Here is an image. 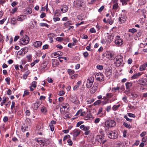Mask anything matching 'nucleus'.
Masks as SVG:
<instances>
[{
    "instance_id": "1",
    "label": "nucleus",
    "mask_w": 147,
    "mask_h": 147,
    "mask_svg": "<svg viewBox=\"0 0 147 147\" xmlns=\"http://www.w3.org/2000/svg\"><path fill=\"white\" fill-rule=\"evenodd\" d=\"M115 121L112 119H108L105 123L104 127L107 129H109L115 127L116 125Z\"/></svg>"
},
{
    "instance_id": "2",
    "label": "nucleus",
    "mask_w": 147,
    "mask_h": 147,
    "mask_svg": "<svg viewBox=\"0 0 147 147\" xmlns=\"http://www.w3.org/2000/svg\"><path fill=\"white\" fill-rule=\"evenodd\" d=\"M114 42L116 45L119 46L122 45L123 43V40L118 35L115 37Z\"/></svg>"
},
{
    "instance_id": "3",
    "label": "nucleus",
    "mask_w": 147,
    "mask_h": 147,
    "mask_svg": "<svg viewBox=\"0 0 147 147\" xmlns=\"http://www.w3.org/2000/svg\"><path fill=\"white\" fill-rule=\"evenodd\" d=\"M123 61V57L121 55L117 56L116 59V61L115 62L116 66L118 67L120 66Z\"/></svg>"
},
{
    "instance_id": "4",
    "label": "nucleus",
    "mask_w": 147,
    "mask_h": 147,
    "mask_svg": "<svg viewBox=\"0 0 147 147\" xmlns=\"http://www.w3.org/2000/svg\"><path fill=\"white\" fill-rule=\"evenodd\" d=\"M109 138L112 139L116 138L118 137V133L115 131H111L108 134Z\"/></svg>"
},
{
    "instance_id": "5",
    "label": "nucleus",
    "mask_w": 147,
    "mask_h": 147,
    "mask_svg": "<svg viewBox=\"0 0 147 147\" xmlns=\"http://www.w3.org/2000/svg\"><path fill=\"white\" fill-rule=\"evenodd\" d=\"M21 41L23 42H21L20 44L22 45H26L29 42V39L28 36L26 35H24L22 38L20 39Z\"/></svg>"
},
{
    "instance_id": "6",
    "label": "nucleus",
    "mask_w": 147,
    "mask_h": 147,
    "mask_svg": "<svg viewBox=\"0 0 147 147\" xmlns=\"http://www.w3.org/2000/svg\"><path fill=\"white\" fill-rule=\"evenodd\" d=\"M96 78L100 81H102L104 80V76L100 73H97L95 75Z\"/></svg>"
},
{
    "instance_id": "7",
    "label": "nucleus",
    "mask_w": 147,
    "mask_h": 147,
    "mask_svg": "<svg viewBox=\"0 0 147 147\" xmlns=\"http://www.w3.org/2000/svg\"><path fill=\"white\" fill-rule=\"evenodd\" d=\"M126 15L123 13L122 14L120 17L119 18V20L121 23H124L126 21Z\"/></svg>"
},
{
    "instance_id": "8",
    "label": "nucleus",
    "mask_w": 147,
    "mask_h": 147,
    "mask_svg": "<svg viewBox=\"0 0 147 147\" xmlns=\"http://www.w3.org/2000/svg\"><path fill=\"white\" fill-rule=\"evenodd\" d=\"M70 101L77 105H79L80 104L79 101L77 99L76 97L75 96H73L71 97Z\"/></svg>"
},
{
    "instance_id": "9",
    "label": "nucleus",
    "mask_w": 147,
    "mask_h": 147,
    "mask_svg": "<svg viewBox=\"0 0 147 147\" xmlns=\"http://www.w3.org/2000/svg\"><path fill=\"white\" fill-rule=\"evenodd\" d=\"M113 55V54L111 51H108L106 53L105 57L109 59H112Z\"/></svg>"
},
{
    "instance_id": "10",
    "label": "nucleus",
    "mask_w": 147,
    "mask_h": 147,
    "mask_svg": "<svg viewBox=\"0 0 147 147\" xmlns=\"http://www.w3.org/2000/svg\"><path fill=\"white\" fill-rule=\"evenodd\" d=\"M82 2L80 0H77L74 1V6L76 7H79L82 6Z\"/></svg>"
},
{
    "instance_id": "11",
    "label": "nucleus",
    "mask_w": 147,
    "mask_h": 147,
    "mask_svg": "<svg viewBox=\"0 0 147 147\" xmlns=\"http://www.w3.org/2000/svg\"><path fill=\"white\" fill-rule=\"evenodd\" d=\"M28 51V49L26 47L22 49L19 51V55H24Z\"/></svg>"
},
{
    "instance_id": "12",
    "label": "nucleus",
    "mask_w": 147,
    "mask_h": 147,
    "mask_svg": "<svg viewBox=\"0 0 147 147\" xmlns=\"http://www.w3.org/2000/svg\"><path fill=\"white\" fill-rule=\"evenodd\" d=\"M81 131L78 129H76L72 132L74 137H76L78 136L80 134Z\"/></svg>"
},
{
    "instance_id": "13",
    "label": "nucleus",
    "mask_w": 147,
    "mask_h": 147,
    "mask_svg": "<svg viewBox=\"0 0 147 147\" xmlns=\"http://www.w3.org/2000/svg\"><path fill=\"white\" fill-rule=\"evenodd\" d=\"M86 113L82 110L80 109L78 111L76 115L79 116H84L86 115Z\"/></svg>"
},
{
    "instance_id": "14",
    "label": "nucleus",
    "mask_w": 147,
    "mask_h": 147,
    "mask_svg": "<svg viewBox=\"0 0 147 147\" xmlns=\"http://www.w3.org/2000/svg\"><path fill=\"white\" fill-rule=\"evenodd\" d=\"M113 34L108 36H107L106 39V41L107 43H110L113 40Z\"/></svg>"
},
{
    "instance_id": "15",
    "label": "nucleus",
    "mask_w": 147,
    "mask_h": 147,
    "mask_svg": "<svg viewBox=\"0 0 147 147\" xmlns=\"http://www.w3.org/2000/svg\"><path fill=\"white\" fill-rule=\"evenodd\" d=\"M139 83L142 85H147V79L144 78L139 80Z\"/></svg>"
},
{
    "instance_id": "16",
    "label": "nucleus",
    "mask_w": 147,
    "mask_h": 147,
    "mask_svg": "<svg viewBox=\"0 0 147 147\" xmlns=\"http://www.w3.org/2000/svg\"><path fill=\"white\" fill-rule=\"evenodd\" d=\"M56 36V35L55 34L53 33L48 34V36L51 42V43L53 42V38Z\"/></svg>"
},
{
    "instance_id": "17",
    "label": "nucleus",
    "mask_w": 147,
    "mask_h": 147,
    "mask_svg": "<svg viewBox=\"0 0 147 147\" xmlns=\"http://www.w3.org/2000/svg\"><path fill=\"white\" fill-rule=\"evenodd\" d=\"M41 105V102L39 101H36L34 104L33 108L35 110H36Z\"/></svg>"
},
{
    "instance_id": "18",
    "label": "nucleus",
    "mask_w": 147,
    "mask_h": 147,
    "mask_svg": "<svg viewBox=\"0 0 147 147\" xmlns=\"http://www.w3.org/2000/svg\"><path fill=\"white\" fill-rule=\"evenodd\" d=\"M42 45V42L41 41H37L34 42L33 45L35 47H40Z\"/></svg>"
},
{
    "instance_id": "19",
    "label": "nucleus",
    "mask_w": 147,
    "mask_h": 147,
    "mask_svg": "<svg viewBox=\"0 0 147 147\" xmlns=\"http://www.w3.org/2000/svg\"><path fill=\"white\" fill-rule=\"evenodd\" d=\"M24 13L25 14H29L32 12V10L31 8L30 7H28L24 10Z\"/></svg>"
},
{
    "instance_id": "20",
    "label": "nucleus",
    "mask_w": 147,
    "mask_h": 147,
    "mask_svg": "<svg viewBox=\"0 0 147 147\" xmlns=\"http://www.w3.org/2000/svg\"><path fill=\"white\" fill-rule=\"evenodd\" d=\"M80 128L82 130L86 131L89 130L90 127L89 126H85L84 125H82L80 126Z\"/></svg>"
},
{
    "instance_id": "21",
    "label": "nucleus",
    "mask_w": 147,
    "mask_h": 147,
    "mask_svg": "<svg viewBox=\"0 0 147 147\" xmlns=\"http://www.w3.org/2000/svg\"><path fill=\"white\" fill-rule=\"evenodd\" d=\"M68 7L66 5H63L61 8V11L62 13H65L67 11Z\"/></svg>"
},
{
    "instance_id": "22",
    "label": "nucleus",
    "mask_w": 147,
    "mask_h": 147,
    "mask_svg": "<svg viewBox=\"0 0 147 147\" xmlns=\"http://www.w3.org/2000/svg\"><path fill=\"white\" fill-rule=\"evenodd\" d=\"M62 54L63 53L61 52L60 51H59L54 53L53 54V55L54 57H59V56L62 55Z\"/></svg>"
},
{
    "instance_id": "23",
    "label": "nucleus",
    "mask_w": 147,
    "mask_h": 147,
    "mask_svg": "<svg viewBox=\"0 0 147 147\" xmlns=\"http://www.w3.org/2000/svg\"><path fill=\"white\" fill-rule=\"evenodd\" d=\"M112 70L111 69H107L105 72L106 75L107 77H109L111 74Z\"/></svg>"
},
{
    "instance_id": "24",
    "label": "nucleus",
    "mask_w": 147,
    "mask_h": 147,
    "mask_svg": "<svg viewBox=\"0 0 147 147\" xmlns=\"http://www.w3.org/2000/svg\"><path fill=\"white\" fill-rule=\"evenodd\" d=\"M142 74V73L138 72L134 74L131 77L133 79H134L137 78L138 77L140 76Z\"/></svg>"
},
{
    "instance_id": "25",
    "label": "nucleus",
    "mask_w": 147,
    "mask_h": 147,
    "mask_svg": "<svg viewBox=\"0 0 147 147\" xmlns=\"http://www.w3.org/2000/svg\"><path fill=\"white\" fill-rule=\"evenodd\" d=\"M74 22L71 21H67L64 24L65 26L67 28L68 27L69 25H72L74 24Z\"/></svg>"
},
{
    "instance_id": "26",
    "label": "nucleus",
    "mask_w": 147,
    "mask_h": 147,
    "mask_svg": "<svg viewBox=\"0 0 147 147\" xmlns=\"http://www.w3.org/2000/svg\"><path fill=\"white\" fill-rule=\"evenodd\" d=\"M96 139L98 142H101L103 140V137L101 135H98L96 136Z\"/></svg>"
},
{
    "instance_id": "27",
    "label": "nucleus",
    "mask_w": 147,
    "mask_h": 147,
    "mask_svg": "<svg viewBox=\"0 0 147 147\" xmlns=\"http://www.w3.org/2000/svg\"><path fill=\"white\" fill-rule=\"evenodd\" d=\"M26 18V16L25 15H20L19 16V21H22Z\"/></svg>"
},
{
    "instance_id": "28",
    "label": "nucleus",
    "mask_w": 147,
    "mask_h": 147,
    "mask_svg": "<svg viewBox=\"0 0 147 147\" xmlns=\"http://www.w3.org/2000/svg\"><path fill=\"white\" fill-rule=\"evenodd\" d=\"M106 96L107 98L104 96L103 98V99L106 100L107 98H111L113 96V94L111 93H107L106 94Z\"/></svg>"
},
{
    "instance_id": "29",
    "label": "nucleus",
    "mask_w": 147,
    "mask_h": 147,
    "mask_svg": "<svg viewBox=\"0 0 147 147\" xmlns=\"http://www.w3.org/2000/svg\"><path fill=\"white\" fill-rule=\"evenodd\" d=\"M126 88L127 89H129L132 86V83L131 82H127L125 83Z\"/></svg>"
},
{
    "instance_id": "30",
    "label": "nucleus",
    "mask_w": 147,
    "mask_h": 147,
    "mask_svg": "<svg viewBox=\"0 0 147 147\" xmlns=\"http://www.w3.org/2000/svg\"><path fill=\"white\" fill-rule=\"evenodd\" d=\"M123 125L124 126L130 129L131 128V126L130 124H129L125 122H124L123 123Z\"/></svg>"
},
{
    "instance_id": "31",
    "label": "nucleus",
    "mask_w": 147,
    "mask_h": 147,
    "mask_svg": "<svg viewBox=\"0 0 147 147\" xmlns=\"http://www.w3.org/2000/svg\"><path fill=\"white\" fill-rule=\"evenodd\" d=\"M146 67L144 64L140 66L139 68V70L140 71H142L145 69Z\"/></svg>"
},
{
    "instance_id": "32",
    "label": "nucleus",
    "mask_w": 147,
    "mask_h": 147,
    "mask_svg": "<svg viewBox=\"0 0 147 147\" xmlns=\"http://www.w3.org/2000/svg\"><path fill=\"white\" fill-rule=\"evenodd\" d=\"M41 111L44 114L47 111V108L44 106L42 107L41 109Z\"/></svg>"
},
{
    "instance_id": "33",
    "label": "nucleus",
    "mask_w": 147,
    "mask_h": 147,
    "mask_svg": "<svg viewBox=\"0 0 147 147\" xmlns=\"http://www.w3.org/2000/svg\"><path fill=\"white\" fill-rule=\"evenodd\" d=\"M94 101V98H91L89 99L86 101V102L88 104H90L93 102Z\"/></svg>"
},
{
    "instance_id": "34",
    "label": "nucleus",
    "mask_w": 147,
    "mask_h": 147,
    "mask_svg": "<svg viewBox=\"0 0 147 147\" xmlns=\"http://www.w3.org/2000/svg\"><path fill=\"white\" fill-rule=\"evenodd\" d=\"M120 106V105L119 104L117 105H114L112 107V109L114 111H116L119 107Z\"/></svg>"
},
{
    "instance_id": "35",
    "label": "nucleus",
    "mask_w": 147,
    "mask_h": 147,
    "mask_svg": "<svg viewBox=\"0 0 147 147\" xmlns=\"http://www.w3.org/2000/svg\"><path fill=\"white\" fill-rule=\"evenodd\" d=\"M142 84L139 83L138 85L137 89L140 90H143L144 89V88L142 86Z\"/></svg>"
},
{
    "instance_id": "36",
    "label": "nucleus",
    "mask_w": 147,
    "mask_h": 147,
    "mask_svg": "<svg viewBox=\"0 0 147 147\" xmlns=\"http://www.w3.org/2000/svg\"><path fill=\"white\" fill-rule=\"evenodd\" d=\"M124 144L122 142H119L116 144V147H124Z\"/></svg>"
},
{
    "instance_id": "37",
    "label": "nucleus",
    "mask_w": 147,
    "mask_h": 147,
    "mask_svg": "<svg viewBox=\"0 0 147 147\" xmlns=\"http://www.w3.org/2000/svg\"><path fill=\"white\" fill-rule=\"evenodd\" d=\"M87 82L93 83L94 82L93 78L92 77H89L87 79Z\"/></svg>"
},
{
    "instance_id": "38",
    "label": "nucleus",
    "mask_w": 147,
    "mask_h": 147,
    "mask_svg": "<svg viewBox=\"0 0 147 147\" xmlns=\"http://www.w3.org/2000/svg\"><path fill=\"white\" fill-rule=\"evenodd\" d=\"M39 26H46L48 28L49 27V26L46 23H40L39 24Z\"/></svg>"
},
{
    "instance_id": "39",
    "label": "nucleus",
    "mask_w": 147,
    "mask_h": 147,
    "mask_svg": "<svg viewBox=\"0 0 147 147\" xmlns=\"http://www.w3.org/2000/svg\"><path fill=\"white\" fill-rule=\"evenodd\" d=\"M39 60L38 59H36L33 62H32L30 64L31 66V67L34 66L36 63L39 62Z\"/></svg>"
},
{
    "instance_id": "40",
    "label": "nucleus",
    "mask_w": 147,
    "mask_h": 147,
    "mask_svg": "<svg viewBox=\"0 0 147 147\" xmlns=\"http://www.w3.org/2000/svg\"><path fill=\"white\" fill-rule=\"evenodd\" d=\"M122 89V88H121L119 87H117L116 88H113L112 89V91L115 92L116 90L119 91Z\"/></svg>"
},
{
    "instance_id": "41",
    "label": "nucleus",
    "mask_w": 147,
    "mask_h": 147,
    "mask_svg": "<svg viewBox=\"0 0 147 147\" xmlns=\"http://www.w3.org/2000/svg\"><path fill=\"white\" fill-rule=\"evenodd\" d=\"M102 102V101L100 100H98L96 101L94 103H93V105L94 106H96L97 105H100L101 102Z\"/></svg>"
},
{
    "instance_id": "42",
    "label": "nucleus",
    "mask_w": 147,
    "mask_h": 147,
    "mask_svg": "<svg viewBox=\"0 0 147 147\" xmlns=\"http://www.w3.org/2000/svg\"><path fill=\"white\" fill-rule=\"evenodd\" d=\"M67 108V106L66 105H62L61 106V107H60V111L61 112V111L63 112L64 111H65V109H66Z\"/></svg>"
},
{
    "instance_id": "43",
    "label": "nucleus",
    "mask_w": 147,
    "mask_h": 147,
    "mask_svg": "<svg viewBox=\"0 0 147 147\" xmlns=\"http://www.w3.org/2000/svg\"><path fill=\"white\" fill-rule=\"evenodd\" d=\"M68 74L70 75H71L74 74V71L71 69H68L67 71Z\"/></svg>"
},
{
    "instance_id": "44",
    "label": "nucleus",
    "mask_w": 147,
    "mask_h": 147,
    "mask_svg": "<svg viewBox=\"0 0 147 147\" xmlns=\"http://www.w3.org/2000/svg\"><path fill=\"white\" fill-rule=\"evenodd\" d=\"M109 102L111 103V100H109L108 99H107L105 101H103L102 102V105H105L107 104Z\"/></svg>"
},
{
    "instance_id": "45",
    "label": "nucleus",
    "mask_w": 147,
    "mask_h": 147,
    "mask_svg": "<svg viewBox=\"0 0 147 147\" xmlns=\"http://www.w3.org/2000/svg\"><path fill=\"white\" fill-rule=\"evenodd\" d=\"M42 129V125H38L36 126V130L37 131H41Z\"/></svg>"
},
{
    "instance_id": "46",
    "label": "nucleus",
    "mask_w": 147,
    "mask_h": 147,
    "mask_svg": "<svg viewBox=\"0 0 147 147\" xmlns=\"http://www.w3.org/2000/svg\"><path fill=\"white\" fill-rule=\"evenodd\" d=\"M93 83L87 82L86 86L87 88H90L92 86Z\"/></svg>"
},
{
    "instance_id": "47",
    "label": "nucleus",
    "mask_w": 147,
    "mask_h": 147,
    "mask_svg": "<svg viewBox=\"0 0 147 147\" xmlns=\"http://www.w3.org/2000/svg\"><path fill=\"white\" fill-rule=\"evenodd\" d=\"M3 100L2 102L1 103V106H3L4 105L6 101V99L5 97H3Z\"/></svg>"
},
{
    "instance_id": "48",
    "label": "nucleus",
    "mask_w": 147,
    "mask_h": 147,
    "mask_svg": "<svg viewBox=\"0 0 147 147\" xmlns=\"http://www.w3.org/2000/svg\"><path fill=\"white\" fill-rule=\"evenodd\" d=\"M78 77V75L77 74H75L72 75L71 77V78L73 79H75Z\"/></svg>"
},
{
    "instance_id": "49",
    "label": "nucleus",
    "mask_w": 147,
    "mask_h": 147,
    "mask_svg": "<svg viewBox=\"0 0 147 147\" xmlns=\"http://www.w3.org/2000/svg\"><path fill=\"white\" fill-rule=\"evenodd\" d=\"M5 80L8 85L10 84V79L9 77H8L7 78H6L5 79Z\"/></svg>"
},
{
    "instance_id": "50",
    "label": "nucleus",
    "mask_w": 147,
    "mask_h": 147,
    "mask_svg": "<svg viewBox=\"0 0 147 147\" xmlns=\"http://www.w3.org/2000/svg\"><path fill=\"white\" fill-rule=\"evenodd\" d=\"M136 30L134 28H132V29L129 30V31L132 33H134L135 32H136Z\"/></svg>"
},
{
    "instance_id": "51",
    "label": "nucleus",
    "mask_w": 147,
    "mask_h": 147,
    "mask_svg": "<svg viewBox=\"0 0 147 147\" xmlns=\"http://www.w3.org/2000/svg\"><path fill=\"white\" fill-rule=\"evenodd\" d=\"M96 68L100 70H102L103 68V66L100 65H98L96 66Z\"/></svg>"
},
{
    "instance_id": "52",
    "label": "nucleus",
    "mask_w": 147,
    "mask_h": 147,
    "mask_svg": "<svg viewBox=\"0 0 147 147\" xmlns=\"http://www.w3.org/2000/svg\"><path fill=\"white\" fill-rule=\"evenodd\" d=\"M17 21L14 18H13L11 20V22L12 24H15L16 23Z\"/></svg>"
},
{
    "instance_id": "53",
    "label": "nucleus",
    "mask_w": 147,
    "mask_h": 147,
    "mask_svg": "<svg viewBox=\"0 0 147 147\" xmlns=\"http://www.w3.org/2000/svg\"><path fill=\"white\" fill-rule=\"evenodd\" d=\"M127 114L128 116L130 117L133 118H135L136 117L135 115L133 114L130 113H128Z\"/></svg>"
},
{
    "instance_id": "54",
    "label": "nucleus",
    "mask_w": 147,
    "mask_h": 147,
    "mask_svg": "<svg viewBox=\"0 0 147 147\" xmlns=\"http://www.w3.org/2000/svg\"><path fill=\"white\" fill-rule=\"evenodd\" d=\"M65 94L64 91L63 90H61L59 92L58 94L59 96H63Z\"/></svg>"
},
{
    "instance_id": "55",
    "label": "nucleus",
    "mask_w": 147,
    "mask_h": 147,
    "mask_svg": "<svg viewBox=\"0 0 147 147\" xmlns=\"http://www.w3.org/2000/svg\"><path fill=\"white\" fill-rule=\"evenodd\" d=\"M56 40L59 42H61L63 40V38L62 37H58L56 38Z\"/></svg>"
},
{
    "instance_id": "56",
    "label": "nucleus",
    "mask_w": 147,
    "mask_h": 147,
    "mask_svg": "<svg viewBox=\"0 0 147 147\" xmlns=\"http://www.w3.org/2000/svg\"><path fill=\"white\" fill-rule=\"evenodd\" d=\"M90 31L91 33H95L96 30L94 28H91L90 29Z\"/></svg>"
},
{
    "instance_id": "57",
    "label": "nucleus",
    "mask_w": 147,
    "mask_h": 147,
    "mask_svg": "<svg viewBox=\"0 0 147 147\" xmlns=\"http://www.w3.org/2000/svg\"><path fill=\"white\" fill-rule=\"evenodd\" d=\"M36 82L35 81H33L32 83L31 86L33 88H36Z\"/></svg>"
},
{
    "instance_id": "58",
    "label": "nucleus",
    "mask_w": 147,
    "mask_h": 147,
    "mask_svg": "<svg viewBox=\"0 0 147 147\" xmlns=\"http://www.w3.org/2000/svg\"><path fill=\"white\" fill-rule=\"evenodd\" d=\"M27 58L28 61H30L32 59V55H29L27 56Z\"/></svg>"
},
{
    "instance_id": "59",
    "label": "nucleus",
    "mask_w": 147,
    "mask_h": 147,
    "mask_svg": "<svg viewBox=\"0 0 147 147\" xmlns=\"http://www.w3.org/2000/svg\"><path fill=\"white\" fill-rule=\"evenodd\" d=\"M128 0H120V1L122 3L123 5H125L127 4Z\"/></svg>"
},
{
    "instance_id": "60",
    "label": "nucleus",
    "mask_w": 147,
    "mask_h": 147,
    "mask_svg": "<svg viewBox=\"0 0 147 147\" xmlns=\"http://www.w3.org/2000/svg\"><path fill=\"white\" fill-rule=\"evenodd\" d=\"M29 71H27V73H26V74H24L23 76V79H26V78H27V76L29 74Z\"/></svg>"
},
{
    "instance_id": "61",
    "label": "nucleus",
    "mask_w": 147,
    "mask_h": 147,
    "mask_svg": "<svg viewBox=\"0 0 147 147\" xmlns=\"http://www.w3.org/2000/svg\"><path fill=\"white\" fill-rule=\"evenodd\" d=\"M53 19L54 21L55 22L59 21L60 20V19L59 18L55 17V16H54V17L53 18Z\"/></svg>"
},
{
    "instance_id": "62",
    "label": "nucleus",
    "mask_w": 147,
    "mask_h": 147,
    "mask_svg": "<svg viewBox=\"0 0 147 147\" xmlns=\"http://www.w3.org/2000/svg\"><path fill=\"white\" fill-rule=\"evenodd\" d=\"M76 45L74 43H69L68 45V47L70 48H72L73 46H75Z\"/></svg>"
},
{
    "instance_id": "63",
    "label": "nucleus",
    "mask_w": 147,
    "mask_h": 147,
    "mask_svg": "<svg viewBox=\"0 0 147 147\" xmlns=\"http://www.w3.org/2000/svg\"><path fill=\"white\" fill-rule=\"evenodd\" d=\"M79 86L77 85H75L73 88V89L74 91L77 90L79 88Z\"/></svg>"
},
{
    "instance_id": "64",
    "label": "nucleus",
    "mask_w": 147,
    "mask_h": 147,
    "mask_svg": "<svg viewBox=\"0 0 147 147\" xmlns=\"http://www.w3.org/2000/svg\"><path fill=\"white\" fill-rule=\"evenodd\" d=\"M70 136L69 135H67L64 136L63 139V140L65 141L67 139H69L70 138Z\"/></svg>"
}]
</instances>
